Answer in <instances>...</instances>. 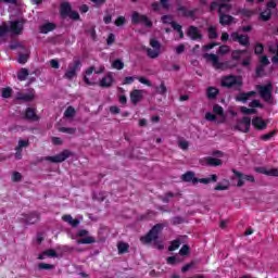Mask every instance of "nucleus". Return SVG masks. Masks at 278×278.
I'll list each match as a JSON object with an SVG mask.
<instances>
[{"mask_svg":"<svg viewBox=\"0 0 278 278\" xmlns=\"http://www.w3.org/2000/svg\"><path fill=\"white\" fill-rule=\"evenodd\" d=\"M269 53L274 54L271 58L273 64H278V41L276 43V48L274 46H269Z\"/></svg>","mask_w":278,"mask_h":278,"instance_id":"33","label":"nucleus"},{"mask_svg":"<svg viewBox=\"0 0 278 278\" xmlns=\"http://www.w3.org/2000/svg\"><path fill=\"white\" fill-rule=\"evenodd\" d=\"M86 75H91L96 73V75H101L102 73H105V66L101 65L98 70L94 68V66H90L86 70Z\"/></svg>","mask_w":278,"mask_h":278,"instance_id":"29","label":"nucleus"},{"mask_svg":"<svg viewBox=\"0 0 278 278\" xmlns=\"http://www.w3.org/2000/svg\"><path fill=\"white\" fill-rule=\"evenodd\" d=\"M76 113L77 112L75 111V108L67 106V109L64 112V116L65 118H74Z\"/></svg>","mask_w":278,"mask_h":278,"instance_id":"41","label":"nucleus"},{"mask_svg":"<svg viewBox=\"0 0 278 278\" xmlns=\"http://www.w3.org/2000/svg\"><path fill=\"white\" fill-rule=\"evenodd\" d=\"M252 126L257 131H264V129H266L268 127V123L266 121H264L262 117L256 116V117H253V119H252Z\"/></svg>","mask_w":278,"mask_h":278,"instance_id":"14","label":"nucleus"},{"mask_svg":"<svg viewBox=\"0 0 278 278\" xmlns=\"http://www.w3.org/2000/svg\"><path fill=\"white\" fill-rule=\"evenodd\" d=\"M207 31H208L210 40H216V38H218V33L216 31V27L211 26L208 27Z\"/></svg>","mask_w":278,"mask_h":278,"instance_id":"43","label":"nucleus"},{"mask_svg":"<svg viewBox=\"0 0 278 278\" xmlns=\"http://www.w3.org/2000/svg\"><path fill=\"white\" fill-rule=\"evenodd\" d=\"M228 52H229V46H220L219 47L218 53L220 55H226V53H228Z\"/></svg>","mask_w":278,"mask_h":278,"instance_id":"62","label":"nucleus"},{"mask_svg":"<svg viewBox=\"0 0 278 278\" xmlns=\"http://www.w3.org/2000/svg\"><path fill=\"white\" fill-rule=\"evenodd\" d=\"M232 173H233L235 177H237V179H238L237 180L238 188H242V186H244L245 181H249L250 184H254V181H255L254 175H247L237 169H232Z\"/></svg>","mask_w":278,"mask_h":278,"instance_id":"10","label":"nucleus"},{"mask_svg":"<svg viewBox=\"0 0 278 278\" xmlns=\"http://www.w3.org/2000/svg\"><path fill=\"white\" fill-rule=\"evenodd\" d=\"M2 97L3 99H10L12 97V88L7 87L2 90Z\"/></svg>","mask_w":278,"mask_h":278,"instance_id":"58","label":"nucleus"},{"mask_svg":"<svg viewBox=\"0 0 278 278\" xmlns=\"http://www.w3.org/2000/svg\"><path fill=\"white\" fill-rule=\"evenodd\" d=\"M8 34H12L13 36H21V34H23V24L21 21H10L9 24L2 22L0 25V38H5Z\"/></svg>","mask_w":278,"mask_h":278,"instance_id":"2","label":"nucleus"},{"mask_svg":"<svg viewBox=\"0 0 278 278\" xmlns=\"http://www.w3.org/2000/svg\"><path fill=\"white\" fill-rule=\"evenodd\" d=\"M52 144H54L55 147H60L63 144L62 138L60 137H52Z\"/></svg>","mask_w":278,"mask_h":278,"instance_id":"63","label":"nucleus"},{"mask_svg":"<svg viewBox=\"0 0 278 278\" xmlns=\"http://www.w3.org/2000/svg\"><path fill=\"white\" fill-rule=\"evenodd\" d=\"M68 157H73V152L71 150H63L56 155L46 156L45 162H50L51 164H62V162H66Z\"/></svg>","mask_w":278,"mask_h":278,"instance_id":"9","label":"nucleus"},{"mask_svg":"<svg viewBox=\"0 0 278 278\" xmlns=\"http://www.w3.org/2000/svg\"><path fill=\"white\" fill-rule=\"evenodd\" d=\"M203 58L204 60H206V62L212 63V66L213 68H215V71H225V68H227V66L229 65V62H220V60H218V55L214 53H204ZM238 64L229 65L230 68H236Z\"/></svg>","mask_w":278,"mask_h":278,"instance_id":"5","label":"nucleus"},{"mask_svg":"<svg viewBox=\"0 0 278 278\" xmlns=\"http://www.w3.org/2000/svg\"><path fill=\"white\" fill-rule=\"evenodd\" d=\"M260 18L264 22L270 21V18H273V11H270V9H266L265 11L261 12Z\"/></svg>","mask_w":278,"mask_h":278,"instance_id":"36","label":"nucleus"},{"mask_svg":"<svg viewBox=\"0 0 278 278\" xmlns=\"http://www.w3.org/2000/svg\"><path fill=\"white\" fill-rule=\"evenodd\" d=\"M161 21L164 25H172V23H174L175 21H173V16L172 15H163L161 17Z\"/></svg>","mask_w":278,"mask_h":278,"instance_id":"50","label":"nucleus"},{"mask_svg":"<svg viewBox=\"0 0 278 278\" xmlns=\"http://www.w3.org/2000/svg\"><path fill=\"white\" fill-rule=\"evenodd\" d=\"M81 71V60L74 59L72 63L68 64L67 71L64 74V79H68V81H72V79H75L77 76V73Z\"/></svg>","mask_w":278,"mask_h":278,"instance_id":"6","label":"nucleus"},{"mask_svg":"<svg viewBox=\"0 0 278 278\" xmlns=\"http://www.w3.org/2000/svg\"><path fill=\"white\" fill-rule=\"evenodd\" d=\"M58 27L55 23L47 22L46 24L39 27L40 34H49V31H53Z\"/></svg>","mask_w":278,"mask_h":278,"instance_id":"23","label":"nucleus"},{"mask_svg":"<svg viewBox=\"0 0 278 278\" xmlns=\"http://www.w3.org/2000/svg\"><path fill=\"white\" fill-rule=\"evenodd\" d=\"M241 113L242 114H245V115H249V114H256V110L255 109H249L247 106H241Z\"/></svg>","mask_w":278,"mask_h":278,"instance_id":"56","label":"nucleus"},{"mask_svg":"<svg viewBox=\"0 0 278 278\" xmlns=\"http://www.w3.org/2000/svg\"><path fill=\"white\" fill-rule=\"evenodd\" d=\"M27 77H29V70H28V68H22V70L17 73V79H18V81H25V79H27Z\"/></svg>","mask_w":278,"mask_h":278,"instance_id":"37","label":"nucleus"},{"mask_svg":"<svg viewBox=\"0 0 278 278\" xmlns=\"http://www.w3.org/2000/svg\"><path fill=\"white\" fill-rule=\"evenodd\" d=\"M117 251L119 255H124V253H129V244L125 242H119L117 244Z\"/></svg>","mask_w":278,"mask_h":278,"instance_id":"34","label":"nucleus"},{"mask_svg":"<svg viewBox=\"0 0 278 278\" xmlns=\"http://www.w3.org/2000/svg\"><path fill=\"white\" fill-rule=\"evenodd\" d=\"M11 179L14 184H18V181L23 179V175L18 172H14Z\"/></svg>","mask_w":278,"mask_h":278,"instance_id":"54","label":"nucleus"},{"mask_svg":"<svg viewBox=\"0 0 278 278\" xmlns=\"http://www.w3.org/2000/svg\"><path fill=\"white\" fill-rule=\"evenodd\" d=\"M187 36L193 41L201 42V40H203V34H201V30H199V27L194 25H191L188 27Z\"/></svg>","mask_w":278,"mask_h":278,"instance_id":"13","label":"nucleus"},{"mask_svg":"<svg viewBox=\"0 0 278 278\" xmlns=\"http://www.w3.org/2000/svg\"><path fill=\"white\" fill-rule=\"evenodd\" d=\"M179 255H190V245L184 244L182 248L179 250Z\"/></svg>","mask_w":278,"mask_h":278,"instance_id":"51","label":"nucleus"},{"mask_svg":"<svg viewBox=\"0 0 278 278\" xmlns=\"http://www.w3.org/2000/svg\"><path fill=\"white\" fill-rule=\"evenodd\" d=\"M112 84H114V77L112 76L111 73H109L106 76H104L100 80V87L101 88H111Z\"/></svg>","mask_w":278,"mask_h":278,"instance_id":"21","label":"nucleus"},{"mask_svg":"<svg viewBox=\"0 0 278 278\" xmlns=\"http://www.w3.org/2000/svg\"><path fill=\"white\" fill-rule=\"evenodd\" d=\"M9 49H11V51H16V49H18L20 51H27V48H25V46H23L18 41L11 42Z\"/></svg>","mask_w":278,"mask_h":278,"instance_id":"35","label":"nucleus"},{"mask_svg":"<svg viewBox=\"0 0 278 278\" xmlns=\"http://www.w3.org/2000/svg\"><path fill=\"white\" fill-rule=\"evenodd\" d=\"M132 25H144L151 29L153 27V22L149 18V16L140 14L138 11H134L131 15Z\"/></svg>","mask_w":278,"mask_h":278,"instance_id":"8","label":"nucleus"},{"mask_svg":"<svg viewBox=\"0 0 278 278\" xmlns=\"http://www.w3.org/2000/svg\"><path fill=\"white\" fill-rule=\"evenodd\" d=\"M256 89L258 90L261 99H264L265 101L270 100V97H273V84L267 85H258L256 86Z\"/></svg>","mask_w":278,"mask_h":278,"instance_id":"12","label":"nucleus"},{"mask_svg":"<svg viewBox=\"0 0 278 278\" xmlns=\"http://www.w3.org/2000/svg\"><path fill=\"white\" fill-rule=\"evenodd\" d=\"M255 94H257L256 91L240 92L236 97V101H238L239 103H247L249 101V98L250 97H255Z\"/></svg>","mask_w":278,"mask_h":278,"instance_id":"18","label":"nucleus"},{"mask_svg":"<svg viewBox=\"0 0 278 278\" xmlns=\"http://www.w3.org/2000/svg\"><path fill=\"white\" fill-rule=\"evenodd\" d=\"M112 68H115L116 71H123V68H125V63L121 59H116L112 63Z\"/></svg>","mask_w":278,"mask_h":278,"instance_id":"39","label":"nucleus"},{"mask_svg":"<svg viewBox=\"0 0 278 278\" xmlns=\"http://www.w3.org/2000/svg\"><path fill=\"white\" fill-rule=\"evenodd\" d=\"M242 77L237 75H226L222 77L220 86L222 88H235V90L240 91L242 90Z\"/></svg>","mask_w":278,"mask_h":278,"instance_id":"3","label":"nucleus"},{"mask_svg":"<svg viewBox=\"0 0 278 278\" xmlns=\"http://www.w3.org/2000/svg\"><path fill=\"white\" fill-rule=\"evenodd\" d=\"M150 47L152 49L147 48V50H146L148 58H150L151 60H155V59L160 58V53H162V43L157 39L151 38Z\"/></svg>","mask_w":278,"mask_h":278,"instance_id":"7","label":"nucleus"},{"mask_svg":"<svg viewBox=\"0 0 278 278\" xmlns=\"http://www.w3.org/2000/svg\"><path fill=\"white\" fill-rule=\"evenodd\" d=\"M25 121H36V109L27 108L24 114Z\"/></svg>","mask_w":278,"mask_h":278,"instance_id":"28","label":"nucleus"},{"mask_svg":"<svg viewBox=\"0 0 278 278\" xmlns=\"http://www.w3.org/2000/svg\"><path fill=\"white\" fill-rule=\"evenodd\" d=\"M250 108H263L262 102L260 100H252L250 102Z\"/></svg>","mask_w":278,"mask_h":278,"instance_id":"64","label":"nucleus"},{"mask_svg":"<svg viewBox=\"0 0 278 278\" xmlns=\"http://www.w3.org/2000/svg\"><path fill=\"white\" fill-rule=\"evenodd\" d=\"M214 47H218V42H211L208 45H204V46H202V50L203 51H212V49H214Z\"/></svg>","mask_w":278,"mask_h":278,"instance_id":"59","label":"nucleus"},{"mask_svg":"<svg viewBox=\"0 0 278 278\" xmlns=\"http://www.w3.org/2000/svg\"><path fill=\"white\" fill-rule=\"evenodd\" d=\"M130 101L134 105H138L142 101V91L139 89L132 90L130 92Z\"/></svg>","mask_w":278,"mask_h":278,"instance_id":"19","label":"nucleus"},{"mask_svg":"<svg viewBox=\"0 0 278 278\" xmlns=\"http://www.w3.org/2000/svg\"><path fill=\"white\" fill-rule=\"evenodd\" d=\"M218 15H219V23L223 26L231 25L233 23V16L225 13H218Z\"/></svg>","mask_w":278,"mask_h":278,"instance_id":"22","label":"nucleus"},{"mask_svg":"<svg viewBox=\"0 0 278 278\" xmlns=\"http://www.w3.org/2000/svg\"><path fill=\"white\" fill-rule=\"evenodd\" d=\"M231 42H239L241 47H251V37L249 35H240L237 31L230 34Z\"/></svg>","mask_w":278,"mask_h":278,"instance_id":"11","label":"nucleus"},{"mask_svg":"<svg viewBox=\"0 0 278 278\" xmlns=\"http://www.w3.org/2000/svg\"><path fill=\"white\" fill-rule=\"evenodd\" d=\"M181 247V241L179 239H176L170 242V245L168 247V251H177Z\"/></svg>","mask_w":278,"mask_h":278,"instance_id":"44","label":"nucleus"},{"mask_svg":"<svg viewBox=\"0 0 278 278\" xmlns=\"http://www.w3.org/2000/svg\"><path fill=\"white\" fill-rule=\"evenodd\" d=\"M26 147H29V140L21 139L15 148V160H23V149H26Z\"/></svg>","mask_w":278,"mask_h":278,"instance_id":"16","label":"nucleus"},{"mask_svg":"<svg viewBox=\"0 0 278 278\" xmlns=\"http://www.w3.org/2000/svg\"><path fill=\"white\" fill-rule=\"evenodd\" d=\"M156 92L157 94H162V97H164L167 92L168 89L166 88V84L163 81H161V85L159 87H156Z\"/></svg>","mask_w":278,"mask_h":278,"instance_id":"40","label":"nucleus"},{"mask_svg":"<svg viewBox=\"0 0 278 278\" xmlns=\"http://www.w3.org/2000/svg\"><path fill=\"white\" fill-rule=\"evenodd\" d=\"M60 131L62 134H70V135H73L75 134V131H77V128H73V127H61L60 128Z\"/></svg>","mask_w":278,"mask_h":278,"instance_id":"53","label":"nucleus"},{"mask_svg":"<svg viewBox=\"0 0 278 278\" xmlns=\"http://www.w3.org/2000/svg\"><path fill=\"white\" fill-rule=\"evenodd\" d=\"M182 181L186 184H199V178L194 177V172H187L181 175Z\"/></svg>","mask_w":278,"mask_h":278,"instance_id":"20","label":"nucleus"},{"mask_svg":"<svg viewBox=\"0 0 278 278\" xmlns=\"http://www.w3.org/2000/svg\"><path fill=\"white\" fill-rule=\"evenodd\" d=\"M218 94H220V90H218V88L207 87V89H206L207 99H210V100L216 99V97H218Z\"/></svg>","mask_w":278,"mask_h":278,"instance_id":"25","label":"nucleus"},{"mask_svg":"<svg viewBox=\"0 0 278 278\" xmlns=\"http://www.w3.org/2000/svg\"><path fill=\"white\" fill-rule=\"evenodd\" d=\"M17 101H24V103H29L34 99L31 93H18L16 97Z\"/></svg>","mask_w":278,"mask_h":278,"instance_id":"32","label":"nucleus"},{"mask_svg":"<svg viewBox=\"0 0 278 278\" xmlns=\"http://www.w3.org/2000/svg\"><path fill=\"white\" fill-rule=\"evenodd\" d=\"M213 112L214 114H217V116H225V110L223 106H220V104H215L213 106Z\"/></svg>","mask_w":278,"mask_h":278,"instance_id":"47","label":"nucleus"},{"mask_svg":"<svg viewBox=\"0 0 278 278\" xmlns=\"http://www.w3.org/2000/svg\"><path fill=\"white\" fill-rule=\"evenodd\" d=\"M178 147L179 149H181L182 151H188V147H190V143L186 140L184 141H179L178 142Z\"/></svg>","mask_w":278,"mask_h":278,"instance_id":"60","label":"nucleus"},{"mask_svg":"<svg viewBox=\"0 0 278 278\" xmlns=\"http://www.w3.org/2000/svg\"><path fill=\"white\" fill-rule=\"evenodd\" d=\"M27 60H29L27 54L20 53L17 59L18 64H27Z\"/></svg>","mask_w":278,"mask_h":278,"instance_id":"57","label":"nucleus"},{"mask_svg":"<svg viewBox=\"0 0 278 278\" xmlns=\"http://www.w3.org/2000/svg\"><path fill=\"white\" fill-rule=\"evenodd\" d=\"M136 79H138L140 84H143V86H148L149 88L152 86L151 80L147 79L144 76H137Z\"/></svg>","mask_w":278,"mask_h":278,"instance_id":"49","label":"nucleus"},{"mask_svg":"<svg viewBox=\"0 0 278 278\" xmlns=\"http://www.w3.org/2000/svg\"><path fill=\"white\" fill-rule=\"evenodd\" d=\"M125 23H127V20L125 18V16H118L115 20L116 27H123V25H125Z\"/></svg>","mask_w":278,"mask_h":278,"instance_id":"55","label":"nucleus"},{"mask_svg":"<svg viewBox=\"0 0 278 278\" xmlns=\"http://www.w3.org/2000/svg\"><path fill=\"white\" fill-rule=\"evenodd\" d=\"M237 14L244 16L245 18H251L255 14V12L251 9L240 8L237 10Z\"/></svg>","mask_w":278,"mask_h":278,"instance_id":"26","label":"nucleus"},{"mask_svg":"<svg viewBox=\"0 0 278 278\" xmlns=\"http://www.w3.org/2000/svg\"><path fill=\"white\" fill-rule=\"evenodd\" d=\"M230 10H231V4L220 3L219 8H218V11H217V14H223V11L224 12H229Z\"/></svg>","mask_w":278,"mask_h":278,"instance_id":"46","label":"nucleus"},{"mask_svg":"<svg viewBox=\"0 0 278 278\" xmlns=\"http://www.w3.org/2000/svg\"><path fill=\"white\" fill-rule=\"evenodd\" d=\"M38 268L39 270H53V268H55V265L48 263H39Z\"/></svg>","mask_w":278,"mask_h":278,"instance_id":"45","label":"nucleus"},{"mask_svg":"<svg viewBox=\"0 0 278 278\" xmlns=\"http://www.w3.org/2000/svg\"><path fill=\"white\" fill-rule=\"evenodd\" d=\"M277 131L273 130L268 134H265V135H262L261 136V139L264 141V142H268V140H270V138H273L274 136H276Z\"/></svg>","mask_w":278,"mask_h":278,"instance_id":"52","label":"nucleus"},{"mask_svg":"<svg viewBox=\"0 0 278 278\" xmlns=\"http://www.w3.org/2000/svg\"><path fill=\"white\" fill-rule=\"evenodd\" d=\"M207 166H223V161L220 159L208 156L206 157Z\"/></svg>","mask_w":278,"mask_h":278,"instance_id":"31","label":"nucleus"},{"mask_svg":"<svg viewBox=\"0 0 278 278\" xmlns=\"http://www.w3.org/2000/svg\"><path fill=\"white\" fill-rule=\"evenodd\" d=\"M60 16L61 18H71L72 21H81L79 12L73 10L71 2H62L60 4Z\"/></svg>","mask_w":278,"mask_h":278,"instance_id":"4","label":"nucleus"},{"mask_svg":"<svg viewBox=\"0 0 278 278\" xmlns=\"http://www.w3.org/2000/svg\"><path fill=\"white\" fill-rule=\"evenodd\" d=\"M62 220H64V223H68V225L74 228L79 226V219H73V216L71 215H63Z\"/></svg>","mask_w":278,"mask_h":278,"instance_id":"27","label":"nucleus"},{"mask_svg":"<svg viewBox=\"0 0 278 278\" xmlns=\"http://www.w3.org/2000/svg\"><path fill=\"white\" fill-rule=\"evenodd\" d=\"M94 242H97V240L94 239V237L90 236L76 240L77 244H94Z\"/></svg>","mask_w":278,"mask_h":278,"instance_id":"30","label":"nucleus"},{"mask_svg":"<svg viewBox=\"0 0 278 278\" xmlns=\"http://www.w3.org/2000/svg\"><path fill=\"white\" fill-rule=\"evenodd\" d=\"M239 123L240 124H237L235 126V129L237 131H242L243 134H249V131H251V117L244 116ZM240 125H244L245 128L244 129L240 128Z\"/></svg>","mask_w":278,"mask_h":278,"instance_id":"15","label":"nucleus"},{"mask_svg":"<svg viewBox=\"0 0 278 278\" xmlns=\"http://www.w3.org/2000/svg\"><path fill=\"white\" fill-rule=\"evenodd\" d=\"M166 262L169 266H176V264H181V260L177 256H168Z\"/></svg>","mask_w":278,"mask_h":278,"instance_id":"42","label":"nucleus"},{"mask_svg":"<svg viewBox=\"0 0 278 278\" xmlns=\"http://www.w3.org/2000/svg\"><path fill=\"white\" fill-rule=\"evenodd\" d=\"M194 264H195L194 261L186 264L185 266H182L181 273H188V270H190V268H193Z\"/></svg>","mask_w":278,"mask_h":278,"instance_id":"61","label":"nucleus"},{"mask_svg":"<svg viewBox=\"0 0 278 278\" xmlns=\"http://www.w3.org/2000/svg\"><path fill=\"white\" fill-rule=\"evenodd\" d=\"M177 12H179L180 16H184L185 18H194L197 9L188 10V8L180 5L177 8Z\"/></svg>","mask_w":278,"mask_h":278,"instance_id":"17","label":"nucleus"},{"mask_svg":"<svg viewBox=\"0 0 278 278\" xmlns=\"http://www.w3.org/2000/svg\"><path fill=\"white\" fill-rule=\"evenodd\" d=\"M164 224L154 225L147 235L140 237V242H142V244H151V242H153L155 249L164 251V242L159 240L160 233L164 231Z\"/></svg>","mask_w":278,"mask_h":278,"instance_id":"1","label":"nucleus"},{"mask_svg":"<svg viewBox=\"0 0 278 278\" xmlns=\"http://www.w3.org/2000/svg\"><path fill=\"white\" fill-rule=\"evenodd\" d=\"M243 53H248V50H233L231 52V60H235V61L240 60Z\"/></svg>","mask_w":278,"mask_h":278,"instance_id":"38","label":"nucleus"},{"mask_svg":"<svg viewBox=\"0 0 278 278\" xmlns=\"http://www.w3.org/2000/svg\"><path fill=\"white\" fill-rule=\"evenodd\" d=\"M254 53L255 55H262V53H264V45L260 42L255 43Z\"/></svg>","mask_w":278,"mask_h":278,"instance_id":"48","label":"nucleus"},{"mask_svg":"<svg viewBox=\"0 0 278 278\" xmlns=\"http://www.w3.org/2000/svg\"><path fill=\"white\" fill-rule=\"evenodd\" d=\"M47 257H58V252L53 249H49L38 255V260H46Z\"/></svg>","mask_w":278,"mask_h":278,"instance_id":"24","label":"nucleus"}]
</instances>
